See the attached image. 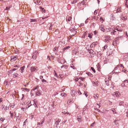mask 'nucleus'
I'll return each instance as SVG.
<instances>
[{
    "instance_id": "nucleus-46",
    "label": "nucleus",
    "mask_w": 128,
    "mask_h": 128,
    "mask_svg": "<svg viewBox=\"0 0 128 128\" xmlns=\"http://www.w3.org/2000/svg\"><path fill=\"white\" fill-rule=\"evenodd\" d=\"M38 86H36V87L34 88L32 90H33V91L34 90H35L36 89L38 88Z\"/></svg>"
},
{
    "instance_id": "nucleus-16",
    "label": "nucleus",
    "mask_w": 128,
    "mask_h": 128,
    "mask_svg": "<svg viewBox=\"0 0 128 128\" xmlns=\"http://www.w3.org/2000/svg\"><path fill=\"white\" fill-rule=\"evenodd\" d=\"M40 8L42 9V11L43 12H44V13L46 11L45 9H44V8H42V7L41 6L40 7Z\"/></svg>"
},
{
    "instance_id": "nucleus-63",
    "label": "nucleus",
    "mask_w": 128,
    "mask_h": 128,
    "mask_svg": "<svg viewBox=\"0 0 128 128\" xmlns=\"http://www.w3.org/2000/svg\"><path fill=\"white\" fill-rule=\"evenodd\" d=\"M88 33V32L87 31L86 32H84V34L85 36L86 35V34H87Z\"/></svg>"
},
{
    "instance_id": "nucleus-40",
    "label": "nucleus",
    "mask_w": 128,
    "mask_h": 128,
    "mask_svg": "<svg viewBox=\"0 0 128 128\" xmlns=\"http://www.w3.org/2000/svg\"><path fill=\"white\" fill-rule=\"evenodd\" d=\"M118 66H121L123 68H124V67L122 65V64H119L118 65Z\"/></svg>"
},
{
    "instance_id": "nucleus-60",
    "label": "nucleus",
    "mask_w": 128,
    "mask_h": 128,
    "mask_svg": "<svg viewBox=\"0 0 128 128\" xmlns=\"http://www.w3.org/2000/svg\"><path fill=\"white\" fill-rule=\"evenodd\" d=\"M80 78V80H82V81H84V80H84V78Z\"/></svg>"
},
{
    "instance_id": "nucleus-55",
    "label": "nucleus",
    "mask_w": 128,
    "mask_h": 128,
    "mask_svg": "<svg viewBox=\"0 0 128 128\" xmlns=\"http://www.w3.org/2000/svg\"><path fill=\"white\" fill-rule=\"evenodd\" d=\"M10 8V7H6V9L7 10H9Z\"/></svg>"
},
{
    "instance_id": "nucleus-47",
    "label": "nucleus",
    "mask_w": 128,
    "mask_h": 128,
    "mask_svg": "<svg viewBox=\"0 0 128 128\" xmlns=\"http://www.w3.org/2000/svg\"><path fill=\"white\" fill-rule=\"evenodd\" d=\"M42 82H46V80H44V79H43L42 80Z\"/></svg>"
},
{
    "instance_id": "nucleus-13",
    "label": "nucleus",
    "mask_w": 128,
    "mask_h": 128,
    "mask_svg": "<svg viewBox=\"0 0 128 128\" xmlns=\"http://www.w3.org/2000/svg\"><path fill=\"white\" fill-rule=\"evenodd\" d=\"M60 95L62 96L65 97L66 96V94L64 92H62L61 94Z\"/></svg>"
},
{
    "instance_id": "nucleus-61",
    "label": "nucleus",
    "mask_w": 128,
    "mask_h": 128,
    "mask_svg": "<svg viewBox=\"0 0 128 128\" xmlns=\"http://www.w3.org/2000/svg\"><path fill=\"white\" fill-rule=\"evenodd\" d=\"M97 14V12H96V10H95L94 12V14Z\"/></svg>"
},
{
    "instance_id": "nucleus-41",
    "label": "nucleus",
    "mask_w": 128,
    "mask_h": 128,
    "mask_svg": "<svg viewBox=\"0 0 128 128\" xmlns=\"http://www.w3.org/2000/svg\"><path fill=\"white\" fill-rule=\"evenodd\" d=\"M78 79L79 78H78V77H76L74 79V80H75L76 82L78 81Z\"/></svg>"
},
{
    "instance_id": "nucleus-37",
    "label": "nucleus",
    "mask_w": 128,
    "mask_h": 128,
    "mask_svg": "<svg viewBox=\"0 0 128 128\" xmlns=\"http://www.w3.org/2000/svg\"><path fill=\"white\" fill-rule=\"evenodd\" d=\"M116 121H117V120H114V123L116 125H117L118 124V123L117 122H116Z\"/></svg>"
},
{
    "instance_id": "nucleus-18",
    "label": "nucleus",
    "mask_w": 128,
    "mask_h": 128,
    "mask_svg": "<svg viewBox=\"0 0 128 128\" xmlns=\"http://www.w3.org/2000/svg\"><path fill=\"white\" fill-rule=\"evenodd\" d=\"M78 1V0H74L71 3V4H74L77 2Z\"/></svg>"
},
{
    "instance_id": "nucleus-11",
    "label": "nucleus",
    "mask_w": 128,
    "mask_h": 128,
    "mask_svg": "<svg viewBox=\"0 0 128 128\" xmlns=\"http://www.w3.org/2000/svg\"><path fill=\"white\" fill-rule=\"evenodd\" d=\"M117 27H118V26H117L115 28H114V30H117L118 31L121 32L122 31V30H120V29H118V28H117Z\"/></svg>"
},
{
    "instance_id": "nucleus-19",
    "label": "nucleus",
    "mask_w": 128,
    "mask_h": 128,
    "mask_svg": "<svg viewBox=\"0 0 128 128\" xmlns=\"http://www.w3.org/2000/svg\"><path fill=\"white\" fill-rule=\"evenodd\" d=\"M121 18L124 21L126 20V18L125 17H122V16H121Z\"/></svg>"
},
{
    "instance_id": "nucleus-26",
    "label": "nucleus",
    "mask_w": 128,
    "mask_h": 128,
    "mask_svg": "<svg viewBox=\"0 0 128 128\" xmlns=\"http://www.w3.org/2000/svg\"><path fill=\"white\" fill-rule=\"evenodd\" d=\"M91 69L94 73L96 72V70L93 67H91Z\"/></svg>"
},
{
    "instance_id": "nucleus-53",
    "label": "nucleus",
    "mask_w": 128,
    "mask_h": 128,
    "mask_svg": "<svg viewBox=\"0 0 128 128\" xmlns=\"http://www.w3.org/2000/svg\"><path fill=\"white\" fill-rule=\"evenodd\" d=\"M95 123V122H94L93 123H92L90 125L91 127H93L94 124Z\"/></svg>"
},
{
    "instance_id": "nucleus-51",
    "label": "nucleus",
    "mask_w": 128,
    "mask_h": 128,
    "mask_svg": "<svg viewBox=\"0 0 128 128\" xmlns=\"http://www.w3.org/2000/svg\"><path fill=\"white\" fill-rule=\"evenodd\" d=\"M33 105L35 106V107H36L37 106L36 104L34 102V103L33 104Z\"/></svg>"
},
{
    "instance_id": "nucleus-57",
    "label": "nucleus",
    "mask_w": 128,
    "mask_h": 128,
    "mask_svg": "<svg viewBox=\"0 0 128 128\" xmlns=\"http://www.w3.org/2000/svg\"><path fill=\"white\" fill-rule=\"evenodd\" d=\"M97 32L96 31H95L94 32V34L95 35H96Z\"/></svg>"
},
{
    "instance_id": "nucleus-29",
    "label": "nucleus",
    "mask_w": 128,
    "mask_h": 128,
    "mask_svg": "<svg viewBox=\"0 0 128 128\" xmlns=\"http://www.w3.org/2000/svg\"><path fill=\"white\" fill-rule=\"evenodd\" d=\"M68 67V66L67 65H62V66L61 67V68H62L63 67H65V68H66V67Z\"/></svg>"
},
{
    "instance_id": "nucleus-30",
    "label": "nucleus",
    "mask_w": 128,
    "mask_h": 128,
    "mask_svg": "<svg viewBox=\"0 0 128 128\" xmlns=\"http://www.w3.org/2000/svg\"><path fill=\"white\" fill-rule=\"evenodd\" d=\"M107 47H108V46L107 45H106V44L104 46V47L103 50H106V49L107 48Z\"/></svg>"
},
{
    "instance_id": "nucleus-38",
    "label": "nucleus",
    "mask_w": 128,
    "mask_h": 128,
    "mask_svg": "<svg viewBox=\"0 0 128 128\" xmlns=\"http://www.w3.org/2000/svg\"><path fill=\"white\" fill-rule=\"evenodd\" d=\"M41 122V123L40 122H38V125L39 126H41V125H42V123L43 122Z\"/></svg>"
},
{
    "instance_id": "nucleus-1",
    "label": "nucleus",
    "mask_w": 128,
    "mask_h": 128,
    "mask_svg": "<svg viewBox=\"0 0 128 128\" xmlns=\"http://www.w3.org/2000/svg\"><path fill=\"white\" fill-rule=\"evenodd\" d=\"M38 54V53L36 51L34 52L33 53V55H32V58L34 60L36 59Z\"/></svg>"
},
{
    "instance_id": "nucleus-3",
    "label": "nucleus",
    "mask_w": 128,
    "mask_h": 128,
    "mask_svg": "<svg viewBox=\"0 0 128 128\" xmlns=\"http://www.w3.org/2000/svg\"><path fill=\"white\" fill-rule=\"evenodd\" d=\"M110 36H105V38H106V39L104 40V41L105 42H107V41H109L110 40Z\"/></svg>"
},
{
    "instance_id": "nucleus-43",
    "label": "nucleus",
    "mask_w": 128,
    "mask_h": 128,
    "mask_svg": "<svg viewBox=\"0 0 128 128\" xmlns=\"http://www.w3.org/2000/svg\"><path fill=\"white\" fill-rule=\"evenodd\" d=\"M59 124L58 122V120H57L55 124L56 125V126Z\"/></svg>"
},
{
    "instance_id": "nucleus-12",
    "label": "nucleus",
    "mask_w": 128,
    "mask_h": 128,
    "mask_svg": "<svg viewBox=\"0 0 128 128\" xmlns=\"http://www.w3.org/2000/svg\"><path fill=\"white\" fill-rule=\"evenodd\" d=\"M85 2H86L84 0H83L80 3L78 4V6L79 5H80V4H82L83 5H84Z\"/></svg>"
},
{
    "instance_id": "nucleus-36",
    "label": "nucleus",
    "mask_w": 128,
    "mask_h": 128,
    "mask_svg": "<svg viewBox=\"0 0 128 128\" xmlns=\"http://www.w3.org/2000/svg\"><path fill=\"white\" fill-rule=\"evenodd\" d=\"M100 30L103 31L104 32H105L106 31L104 29L102 28H100Z\"/></svg>"
},
{
    "instance_id": "nucleus-52",
    "label": "nucleus",
    "mask_w": 128,
    "mask_h": 128,
    "mask_svg": "<svg viewBox=\"0 0 128 128\" xmlns=\"http://www.w3.org/2000/svg\"><path fill=\"white\" fill-rule=\"evenodd\" d=\"M18 75V74H16L15 75H14V78H15L16 77H17V76H17Z\"/></svg>"
},
{
    "instance_id": "nucleus-64",
    "label": "nucleus",
    "mask_w": 128,
    "mask_h": 128,
    "mask_svg": "<svg viewBox=\"0 0 128 128\" xmlns=\"http://www.w3.org/2000/svg\"><path fill=\"white\" fill-rule=\"evenodd\" d=\"M126 1V2L125 3V4L126 5V6L127 5V1L128 0H125Z\"/></svg>"
},
{
    "instance_id": "nucleus-2",
    "label": "nucleus",
    "mask_w": 128,
    "mask_h": 128,
    "mask_svg": "<svg viewBox=\"0 0 128 128\" xmlns=\"http://www.w3.org/2000/svg\"><path fill=\"white\" fill-rule=\"evenodd\" d=\"M10 60H12V61L13 62L17 59L18 58V57L17 56H12L10 57Z\"/></svg>"
},
{
    "instance_id": "nucleus-59",
    "label": "nucleus",
    "mask_w": 128,
    "mask_h": 128,
    "mask_svg": "<svg viewBox=\"0 0 128 128\" xmlns=\"http://www.w3.org/2000/svg\"><path fill=\"white\" fill-rule=\"evenodd\" d=\"M100 21L103 20V18L102 17H100Z\"/></svg>"
},
{
    "instance_id": "nucleus-20",
    "label": "nucleus",
    "mask_w": 128,
    "mask_h": 128,
    "mask_svg": "<svg viewBox=\"0 0 128 128\" xmlns=\"http://www.w3.org/2000/svg\"><path fill=\"white\" fill-rule=\"evenodd\" d=\"M76 30V29H75L74 28H70V30L72 32H73L74 31V32H75V30Z\"/></svg>"
},
{
    "instance_id": "nucleus-34",
    "label": "nucleus",
    "mask_w": 128,
    "mask_h": 128,
    "mask_svg": "<svg viewBox=\"0 0 128 128\" xmlns=\"http://www.w3.org/2000/svg\"><path fill=\"white\" fill-rule=\"evenodd\" d=\"M70 66L73 69H75V67L73 66V64H71L70 65Z\"/></svg>"
},
{
    "instance_id": "nucleus-54",
    "label": "nucleus",
    "mask_w": 128,
    "mask_h": 128,
    "mask_svg": "<svg viewBox=\"0 0 128 128\" xmlns=\"http://www.w3.org/2000/svg\"><path fill=\"white\" fill-rule=\"evenodd\" d=\"M88 34V37H89L90 38H92V36L90 35V34Z\"/></svg>"
},
{
    "instance_id": "nucleus-44",
    "label": "nucleus",
    "mask_w": 128,
    "mask_h": 128,
    "mask_svg": "<svg viewBox=\"0 0 128 128\" xmlns=\"http://www.w3.org/2000/svg\"><path fill=\"white\" fill-rule=\"evenodd\" d=\"M76 32H74V34H73L72 35H71L70 36V38H72L73 36H74L76 34Z\"/></svg>"
},
{
    "instance_id": "nucleus-27",
    "label": "nucleus",
    "mask_w": 128,
    "mask_h": 128,
    "mask_svg": "<svg viewBox=\"0 0 128 128\" xmlns=\"http://www.w3.org/2000/svg\"><path fill=\"white\" fill-rule=\"evenodd\" d=\"M124 82L126 84V83H128V80H125L124 81Z\"/></svg>"
},
{
    "instance_id": "nucleus-32",
    "label": "nucleus",
    "mask_w": 128,
    "mask_h": 128,
    "mask_svg": "<svg viewBox=\"0 0 128 128\" xmlns=\"http://www.w3.org/2000/svg\"><path fill=\"white\" fill-rule=\"evenodd\" d=\"M124 103L123 101H122L121 102H120V104L119 105L120 106H121L122 105H123V104H122V103Z\"/></svg>"
},
{
    "instance_id": "nucleus-39",
    "label": "nucleus",
    "mask_w": 128,
    "mask_h": 128,
    "mask_svg": "<svg viewBox=\"0 0 128 128\" xmlns=\"http://www.w3.org/2000/svg\"><path fill=\"white\" fill-rule=\"evenodd\" d=\"M4 120V118H0V120L2 122H3Z\"/></svg>"
},
{
    "instance_id": "nucleus-15",
    "label": "nucleus",
    "mask_w": 128,
    "mask_h": 128,
    "mask_svg": "<svg viewBox=\"0 0 128 128\" xmlns=\"http://www.w3.org/2000/svg\"><path fill=\"white\" fill-rule=\"evenodd\" d=\"M116 32V31L115 30H113L112 32H111V34H113L115 35H116V34H115Z\"/></svg>"
},
{
    "instance_id": "nucleus-17",
    "label": "nucleus",
    "mask_w": 128,
    "mask_h": 128,
    "mask_svg": "<svg viewBox=\"0 0 128 128\" xmlns=\"http://www.w3.org/2000/svg\"><path fill=\"white\" fill-rule=\"evenodd\" d=\"M88 76H90L91 77L92 76V74H91L90 72H88L86 73Z\"/></svg>"
},
{
    "instance_id": "nucleus-49",
    "label": "nucleus",
    "mask_w": 128,
    "mask_h": 128,
    "mask_svg": "<svg viewBox=\"0 0 128 128\" xmlns=\"http://www.w3.org/2000/svg\"><path fill=\"white\" fill-rule=\"evenodd\" d=\"M8 107L7 106H6L5 108H4V110H8Z\"/></svg>"
},
{
    "instance_id": "nucleus-50",
    "label": "nucleus",
    "mask_w": 128,
    "mask_h": 128,
    "mask_svg": "<svg viewBox=\"0 0 128 128\" xmlns=\"http://www.w3.org/2000/svg\"><path fill=\"white\" fill-rule=\"evenodd\" d=\"M72 100H69L68 102V103L70 104V102H72Z\"/></svg>"
},
{
    "instance_id": "nucleus-10",
    "label": "nucleus",
    "mask_w": 128,
    "mask_h": 128,
    "mask_svg": "<svg viewBox=\"0 0 128 128\" xmlns=\"http://www.w3.org/2000/svg\"><path fill=\"white\" fill-rule=\"evenodd\" d=\"M36 68H35V67H34L33 66H32L30 68V69L31 71L34 72L35 70H36Z\"/></svg>"
},
{
    "instance_id": "nucleus-23",
    "label": "nucleus",
    "mask_w": 128,
    "mask_h": 128,
    "mask_svg": "<svg viewBox=\"0 0 128 128\" xmlns=\"http://www.w3.org/2000/svg\"><path fill=\"white\" fill-rule=\"evenodd\" d=\"M99 95L98 94H95L94 95V97L96 98H98Z\"/></svg>"
},
{
    "instance_id": "nucleus-5",
    "label": "nucleus",
    "mask_w": 128,
    "mask_h": 128,
    "mask_svg": "<svg viewBox=\"0 0 128 128\" xmlns=\"http://www.w3.org/2000/svg\"><path fill=\"white\" fill-rule=\"evenodd\" d=\"M98 44V42H93L90 45V47L92 48L94 47L95 46L97 45Z\"/></svg>"
},
{
    "instance_id": "nucleus-31",
    "label": "nucleus",
    "mask_w": 128,
    "mask_h": 128,
    "mask_svg": "<svg viewBox=\"0 0 128 128\" xmlns=\"http://www.w3.org/2000/svg\"><path fill=\"white\" fill-rule=\"evenodd\" d=\"M38 94H41L40 93V91L38 90V92H36V96H38L39 95Z\"/></svg>"
},
{
    "instance_id": "nucleus-8",
    "label": "nucleus",
    "mask_w": 128,
    "mask_h": 128,
    "mask_svg": "<svg viewBox=\"0 0 128 128\" xmlns=\"http://www.w3.org/2000/svg\"><path fill=\"white\" fill-rule=\"evenodd\" d=\"M18 114V116L16 117V121H18V120L19 122L20 119L21 117V115L20 114Z\"/></svg>"
},
{
    "instance_id": "nucleus-62",
    "label": "nucleus",
    "mask_w": 128,
    "mask_h": 128,
    "mask_svg": "<svg viewBox=\"0 0 128 128\" xmlns=\"http://www.w3.org/2000/svg\"><path fill=\"white\" fill-rule=\"evenodd\" d=\"M96 110L98 112H100V110L99 109H97V108H96Z\"/></svg>"
},
{
    "instance_id": "nucleus-4",
    "label": "nucleus",
    "mask_w": 128,
    "mask_h": 128,
    "mask_svg": "<svg viewBox=\"0 0 128 128\" xmlns=\"http://www.w3.org/2000/svg\"><path fill=\"white\" fill-rule=\"evenodd\" d=\"M120 94V92L118 91L116 92H114L113 93V95H116V96L117 97H118L119 96V95Z\"/></svg>"
},
{
    "instance_id": "nucleus-45",
    "label": "nucleus",
    "mask_w": 128,
    "mask_h": 128,
    "mask_svg": "<svg viewBox=\"0 0 128 128\" xmlns=\"http://www.w3.org/2000/svg\"><path fill=\"white\" fill-rule=\"evenodd\" d=\"M121 10H116V13H118V12H121Z\"/></svg>"
},
{
    "instance_id": "nucleus-48",
    "label": "nucleus",
    "mask_w": 128,
    "mask_h": 128,
    "mask_svg": "<svg viewBox=\"0 0 128 128\" xmlns=\"http://www.w3.org/2000/svg\"><path fill=\"white\" fill-rule=\"evenodd\" d=\"M52 24H50V27L49 28V29L50 30H52Z\"/></svg>"
},
{
    "instance_id": "nucleus-25",
    "label": "nucleus",
    "mask_w": 128,
    "mask_h": 128,
    "mask_svg": "<svg viewBox=\"0 0 128 128\" xmlns=\"http://www.w3.org/2000/svg\"><path fill=\"white\" fill-rule=\"evenodd\" d=\"M63 112L64 114H69V115H70V114L68 112H65V111H64Z\"/></svg>"
},
{
    "instance_id": "nucleus-22",
    "label": "nucleus",
    "mask_w": 128,
    "mask_h": 128,
    "mask_svg": "<svg viewBox=\"0 0 128 128\" xmlns=\"http://www.w3.org/2000/svg\"><path fill=\"white\" fill-rule=\"evenodd\" d=\"M22 90H28L27 91V92H28L29 90V89H28L26 88H22Z\"/></svg>"
},
{
    "instance_id": "nucleus-42",
    "label": "nucleus",
    "mask_w": 128,
    "mask_h": 128,
    "mask_svg": "<svg viewBox=\"0 0 128 128\" xmlns=\"http://www.w3.org/2000/svg\"><path fill=\"white\" fill-rule=\"evenodd\" d=\"M122 72L125 73H126L127 72V71L125 69L123 70H122Z\"/></svg>"
},
{
    "instance_id": "nucleus-24",
    "label": "nucleus",
    "mask_w": 128,
    "mask_h": 128,
    "mask_svg": "<svg viewBox=\"0 0 128 128\" xmlns=\"http://www.w3.org/2000/svg\"><path fill=\"white\" fill-rule=\"evenodd\" d=\"M105 83H106V84L107 86H108L109 85V82L108 81L105 80Z\"/></svg>"
},
{
    "instance_id": "nucleus-58",
    "label": "nucleus",
    "mask_w": 128,
    "mask_h": 128,
    "mask_svg": "<svg viewBox=\"0 0 128 128\" xmlns=\"http://www.w3.org/2000/svg\"><path fill=\"white\" fill-rule=\"evenodd\" d=\"M66 122V120H64V122H63L62 123V124H64V123Z\"/></svg>"
},
{
    "instance_id": "nucleus-9",
    "label": "nucleus",
    "mask_w": 128,
    "mask_h": 128,
    "mask_svg": "<svg viewBox=\"0 0 128 128\" xmlns=\"http://www.w3.org/2000/svg\"><path fill=\"white\" fill-rule=\"evenodd\" d=\"M25 68V66H24L20 68V69L19 70H21L20 72L21 73H22L23 72V70H24Z\"/></svg>"
},
{
    "instance_id": "nucleus-14",
    "label": "nucleus",
    "mask_w": 128,
    "mask_h": 128,
    "mask_svg": "<svg viewBox=\"0 0 128 128\" xmlns=\"http://www.w3.org/2000/svg\"><path fill=\"white\" fill-rule=\"evenodd\" d=\"M70 48V47L69 46H66V47H64L63 48V50L64 51H65L66 50H68L69 48Z\"/></svg>"
},
{
    "instance_id": "nucleus-56",
    "label": "nucleus",
    "mask_w": 128,
    "mask_h": 128,
    "mask_svg": "<svg viewBox=\"0 0 128 128\" xmlns=\"http://www.w3.org/2000/svg\"><path fill=\"white\" fill-rule=\"evenodd\" d=\"M17 69H16L15 68H14L13 69L11 70V71H12V72L14 71L15 70H16Z\"/></svg>"
},
{
    "instance_id": "nucleus-33",
    "label": "nucleus",
    "mask_w": 128,
    "mask_h": 128,
    "mask_svg": "<svg viewBox=\"0 0 128 128\" xmlns=\"http://www.w3.org/2000/svg\"><path fill=\"white\" fill-rule=\"evenodd\" d=\"M78 53V52H77L76 51V50H74L73 51V54H75L76 55V54Z\"/></svg>"
},
{
    "instance_id": "nucleus-7",
    "label": "nucleus",
    "mask_w": 128,
    "mask_h": 128,
    "mask_svg": "<svg viewBox=\"0 0 128 128\" xmlns=\"http://www.w3.org/2000/svg\"><path fill=\"white\" fill-rule=\"evenodd\" d=\"M123 36H118L117 37L116 39V41H118L120 40H121L122 39V38Z\"/></svg>"
},
{
    "instance_id": "nucleus-28",
    "label": "nucleus",
    "mask_w": 128,
    "mask_h": 128,
    "mask_svg": "<svg viewBox=\"0 0 128 128\" xmlns=\"http://www.w3.org/2000/svg\"><path fill=\"white\" fill-rule=\"evenodd\" d=\"M10 117L12 118H13V116L14 115V114H13V113H12L11 112H10Z\"/></svg>"
},
{
    "instance_id": "nucleus-35",
    "label": "nucleus",
    "mask_w": 128,
    "mask_h": 128,
    "mask_svg": "<svg viewBox=\"0 0 128 128\" xmlns=\"http://www.w3.org/2000/svg\"><path fill=\"white\" fill-rule=\"evenodd\" d=\"M88 50L90 51L89 52L90 53H92L93 52V50L92 49H90V50Z\"/></svg>"
},
{
    "instance_id": "nucleus-21",
    "label": "nucleus",
    "mask_w": 128,
    "mask_h": 128,
    "mask_svg": "<svg viewBox=\"0 0 128 128\" xmlns=\"http://www.w3.org/2000/svg\"><path fill=\"white\" fill-rule=\"evenodd\" d=\"M31 22H37V20H36L35 19H31Z\"/></svg>"
},
{
    "instance_id": "nucleus-6",
    "label": "nucleus",
    "mask_w": 128,
    "mask_h": 128,
    "mask_svg": "<svg viewBox=\"0 0 128 128\" xmlns=\"http://www.w3.org/2000/svg\"><path fill=\"white\" fill-rule=\"evenodd\" d=\"M72 17L71 16H67L66 18V20L68 21V22L70 21V20H71Z\"/></svg>"
}]
</instances>
